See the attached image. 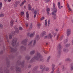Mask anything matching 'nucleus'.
<instances>
[{
    "label": "nucleus",
    "instance_id": "obj_10",
    "mask_svg": "<svg viewBox=\"0 0 73 73\" xmlns=\"http://www.w3.org/2000/svg\"><path fill=\"white\" fill-rule=\"evenodd\" d=\"M10 48H11V50L12 52H16L17 50V48H15V49L13 48L11 46H10Z\"/></svg>",
    "mask_w": 73,
    "mask_h": 73
},
{
    "label": "nucleus",
    "instance_id": "obj_62",
    "mask_svg": "<svg viewBox=\"0 0 73 73\" xmlns=\"http://www.w3.org/2000/svg\"><path fill=\"white\" fill-rule=\"evenodd\" d=\"M56 35H57V33H55L54 35V37H55Z\"/></svg>",
    "mask_w": 73,
    "mask_h": 73
},
{
    "label": "nucleus",
    "instance_id": "obj_55",
    "mask_svg": "<svg viewBox=\"0 0 73 73\" xmlns=\"http://www.w3.org/2000/svg\"><path fill=\"white\" fill-rule=\"evenodd\" d=\"M11 70H14V67H13V66L11 67Z\"/></svg>",
    "mask_w": 73,
    "mask_h": 73
},
{
    "label": "nucleus",
    "instance_id": "obj_38",
    "mask_svg": "<svg viewBox=\"0 0 73 73\" xmlns=\"http://www.w3.org/2000/svg\"><path fill=\"white\" fill-rule=\"evenodd\" d=\"M0 17H4V15L2 13H1L0 14Z\"/></svg>",
    "mask_w": 73,
    "mask_h": 73
},
{
    "label": "nucleus",
    "instance_id": "obj_1",
    "mask_svg": "<svg viewBox=\"0 0 73 73\" xmlns=\"http://www.w3.org/2000/svg\"><path fill=\"white\" fill-rule=\"evenodd\" d=\"M42 58V55L40 52H37L36 54L32 58L30 62H33L35 60L36 61H41V58Z\"/></svg>",
    "mask_w": 73,
    "mask_h": 73
},
{
    "label": "nucleus",
    "instance_id": "obj_3",
    "mask_svg": "<svg viewBox=\"0 0 73 73\" xmlns=\"http://www.w3.org/2000/svg\"><path fill=\"white\" fill-rule=\"evenodd\" d=\"M17 40V38H15L13 39L11 43V45L13 46H18L19 45V42H18L16 44Z\"/></svg>",
    "mask_w": 73,
    "mask_h": 73
},
{
    "label": "nucleus",
    "instance_id": "obj_58",
    "mask_svg": "<svg viewBox=\"0 0 73 73\" xmlns=\"http://www.w3.org/2000/svg\"><path fill=\"white\" fill-rule=\"evenodd\" d=\"M19 30H20L21 31H22V30H23V28L21 27H19Z\"/></svg>",
    "mask_w": 73,
    "mask_h": 73
},
{
    "label": "nucleus",
    "instance_id": "obj_2",
    "mask_svg": "<svg viewBox=\"0 0 73 73\" xmlns=\"http://www.w3.org/2000/svg\"><path fill=\"white\" fill-rule=\"evenodd\" d=\"M53 11H52V15H53V17L54 19H55L57 18L56 17V13H57V9L55 7V5L53 4Z\"/></svg>",
    "mask_w": 73,
    "mask_h": 73
},
{
    "label": "nucleus",
    "instance_id": "obj_41",
    "mask_svg": "<svg viewBox=\"0 0 73 73\" xmlns=\"http://www.w3.org/2000/svg\"><path fill=\"white\" fill-rule=\"evenodd\" d=\"M70 45V44H66V47H68V46H69Z\"/></svg>",
    "mask_w": 73,
    "mask_h": 73
},
{
    "label": "nucleus",
    "instance_id": "obj_37",
    "mask_svg": "<svg viewBox=\"0 0 73 73\" xmlns=\"http://www.w3.org/2000/svg\"><path fill=\"white\" fill-rule=\"evenodd\" d=\"M66 61H70H70H71V60L70 59V58H68L66 59Z\"/></svg>",
    "mask_w": 73,
    "mask_h": 73
},
{
    "label": "nucleus",
    "instance_id": "obj_63",
    "mask_svg": "<svg viewBox=\"0 0 73 73\" xmlns=\"http://www.w3.org/2000/svg\"><path fill=\"white\" fill-rule=\"evenodd\" d=\"M15 3L16 5H17L18 3H19V2L18 1H17L15 2Z\"/></svg>",
    "mask_w": 73,
    "mask_h": 73
},
{
    "label": "nucleus",
    "instance_id": "obj_21",
    "mask_svg": "<svg viewBox=\"0 0 73 73\" xmlns=\"http://www.w3.org/2000/svg\"><path fill=\"white\" fill-rule=\"evenodd\" d=\"M16 31V32L17 33H19V29L18 28L16 27H14Z\"/></svg>",
    "mask_w": 73,
    "mask_h": 73
},
{
    "label": "nucleus",
    "instance_id": "obj_22",
    "mask_svg": "<svg viewBox=\"0 0 73 73\" xmlns=\"http://www.w3.org/2000/svg\"><path fill=\"white\" fill-rule=\"evenodd\" d=\"M14 24V21L13 20H11L10 21V25L11 26H13V25Z\"/></svg>",
    "mask_w": 73,
    "mask_h": 73
},
{
    "label": "nucleus",
    "instance_id": "obj_49",
    "mask_svg": "<svg viewBox=\"0 0 73 73\" xmlns=\"http://www.w3.org/2000/svg\"><path fill=\"white\" fill-rule=\"evenodd\" d=\"M41 25H40V24H38L37 25V27H38L39 28H40V26Z\"/></svg>",
    "mask_w": 73,
    "mask_h": 73
},
{
    "label": "nucleus",
    "instance_id": "obj_61",
    "mask_svg": "<svg viewBox=\"0 0 73 73\" xmlns=\"http://www.w3.org/2000/svg\"><path fill=\"white\" fill-rule=\"evenodd\" d=\"M49 1H50V0H46V3H48V2Z\"/></svg>",
    "mask_w": 73,
    "mask_h": 73
},
{
    "label": "nucleus",
    "instance_id": "obj_14",
    "mask_svg": "<svg viewBox=\"0 0 73 73\" xmlns=\"http://www.w3.org/2000/svg\"><path fill=\"white\" fill-rule=\"evenodd\" d=\"M25 58L26 60L27 59L28 61H27V63H28L29 62H28L29 60L30 59V58H31V56H26L25 57Z\"/></svg>",
    "mask_w": 73,
    "mask_h": 73
},
{
    "label": "nucleus",
    "instance_id": "obj_9",
    "mask_svg": "<svg viewBox=\"0 0 73 73\" xmlns=\"http://www.w3.org/2000/svg\"><path fill=\"white\" fill-rule=\"evenodd\" d=\"M71 34V29H68L67 30L66 35L67 36H69Z\"/></svg>",
    "mask_w": 73,
    "mask_h": 73
},
{
    "label": "nucleus",
    "instance_id": "obj_32",
    "mask_svg": "<svg viewBox=\"0 0 73 73\" xmlns=\"http://www.w3.org/2000/svg\"><path fill=\"white\" fill-rule=\"evenodd\" d=\"M36 9H35L34 10V18H35V17H36Z\"/></svg>",
    "mask_w": 73,
    "mask_h": 73
},
{
    "label": "nucleus",
    "instance_id": "obj_5",
    "mask_svg": "<svg viewBox=\"0 0 73 73\" xmlns=\"http://www.w3.org/2000/svg\"><path fill=\"white\" fill-rule=\"evenodd\" d=\"M63 37L64 36L61 35V36H60L59 34H58L56 37V40H58V39H59V40L61 41L62 40V38H63Z\"/></svg>",
    "mask_w": 73,
    "mask_h": 73
},
{
    "label": "nucleus",
    "instance_id": "obj_45",
    "mask_svg": "<svg viewBox=\"0 0 73 73\" xmlns=\"http://www.w3.org/2000/svg\"><path fill=\"white\" fill-rule=\"evenodd\" d=\"M50 20H48V25L49 26V24H50Z\"/></svg>",
    "mask_w": 73,
    "mask_h": 73
},
{
    "label": "nucleus",
    "instance_id": "obj_26",
    "mask_svg": "<svg viewBox=\"0 0 73 73\" xmlns=\"http://www.w3.org/2000/svg\"><path fill=\"white\" fill-rule=\"evenodd\" d=\"M36 44V40L34 39L33 40V46H35Z\"/></svg>",
    "mask_w": 73,
    "mask_h": 73
},
{
    "label": "nucleus",
    "instance_id": "obj_53",
    "mask_svg": "<svg viewBox=\"0 0 73 73\" xmlns=\"http://www.w3.org/2000/svg\"><path fill=\"white\" fill-rule=\"evenodd\" d=\"M7 65H9V60H7Z\"/></svg>",
    "mask_w": 73,
    "mask_h": 73
},
{
    "label": "nucleus",
    "instance_id": "obj_30",
    "mask_svg": "<svg viewBox=\"0 0 73 73\" xmlns=\"http://www.w3.org/2000/svg\"><path fill=\"white\" fill-rule=\"evenodd\" d=\"M70 70H73V64H71L70 66Z\"/></svg>",
    "mask_w": 73,
    "mask_h": 73
},
{
    "label": "nucleus",
    "instance_id": "obj_7",
    "mask_svg": "<svg viewBox=\"0 0 73 73\" xmlns=\"http://www.w3.org/2000/svg\"><path fill=\"white\" fill-rule=\"evenodd\" d=\"M38 68V66H35L33 68V70L32 71V73H38V72L37 71V69Z\"/></svg>",
    "mask_w": 73,
    "mask_h": 73
},
{
    "label": "nucleus",
    "instance_id": "obj_24",
    "mask_svg": "<svg viewBox=\"0 0 73 73\" xmlns=\"http://www.w3.org/2000/svg\"><path fill=\"white\" fill-rule=\"evenodd\" d=\"M58 50V56H60V54H61V50Z\"/></svg>",
    "mask_w": 73,
    "mask_h": 73
},
{
    "label": "nucleus",
    "instance_id": "obj_43",
    "mask_svg": "<svg viewBox=\"0 0 73 73\" xmlns=\"http://www.w3.org/2000/svg\"><path fill=\"white\" fill-rule=\"evenodd\" d=\"M44 39H46V38H48V36H45L44 37Z\"/></svg>",
    "mask_w": 73,
    "mask_h": 73
},
{
    "label": "nucleus",
    "instance_id": "obj_59",
    "mask_svg": "<svg viewBox=\"0 0 73 73\" xmlns=\"http://www.w3.org/2000/svg\"><path fill=\"white\" fill-rule=\"evenodd\" d=\"M44 17H42V18H41V20H44Z\"/></svg>",
    "mask_w": 73,
    "mask_h": 73
},
{
    "label": "nucleus",
    "instance_id": "obj_15",
    "mask_svg": "<svg viewBox=\"0 0 73 73\" xmlns=\"http://www.w3.org/2000/svg\"><path fill=\"white\" fill-rule=\"evenodd\" d=\"M35 35V32H34L33 33L29 35V37L30 38H32L34 37V36Z\"/></svg>",
    "mask_w": 73,
    "mask_h": 73
},
{
    "label": "nucleus",
    "instance_id": "obj_17",
    "mask_svg": "<svg viewBox=\"0 0 73 73\" xmlns=\"http://www.w3.org/2000/svg\"><path fill=\"white\" fill-rule=\"evenodd\" d=\"M35 52H36V50H34L30 51V53L31 55H33V54H35Z\"/></svg>",
    "mask_w": 73,
    "mask_h": 73
},
{
    "label": "nucleus",
    "instance_id": "obj_25",
    "mask_svg": "<svg viewBox=\"0 0 73 73\" xmlns=\"http://www.w3.org/2000/svg\"><path fill=\"white\" fill-rule=\"evenodd\" d=\"M69 51V50H68V48H64L63 49V51L64 52H65V53H67V52H68Z\"/></svg>",
    "mask_w": 73,
    "mask_h": 73
},
{
    "label": "nucleus",
    "instance_id": "obj_8",
    "mask_svg": "<svg viewBox=\"0 0 73 73\" xmlns=\"http://www.w3.org/2000/svg\"><path fill=\"white\" fill-rule=\"evenodd\" d=\"M24 61H23L22 63L19 60H18L16 64L18 65H21L22 67H23L24 66Z\"/></svg>",
    "mask_w": 73,
    "mask_h": 73
},
{
    "label": "nucleus",
    "instance_id": "obj_36",
    "mask_svg": "<svg viewBox=\"0 0 73 73\" xmlns=\"http://www.w3.org/2000/svg\"><path fill=\"white\" fill-rule=\"evenodd\" d=\"M32 23H31L30 24V26L29 29H32Z\"/></svg>",
    "mask_w": 73,
    "mask_h": 73
},
{
    "label": "nucleus",
    "instance_id": "obj_47",
    "mask_svg": "<svg viewBox=\"0 0 73 73\" xmlns=\"http://www.w3.org/2000/svg\"><path fill=\"white\" fill-rule=\"evenodd\" d=\"M2 5H3V3H1V2H0V8H1Z\"/></svg>",
    "mask_w": 73,
    "mask_h": 73
},
{
    "label": "nucleus",
    "instance_id": "obj_4",
    "mask_svg": "<svg viewBox=\"0 0 73 73\" xmlns=\"http://www.w3.org/2000/svg\"><path fill=\"white\" fill-rule=\"evenodd\" d=\"M28 41V39L26 38L23 40L21 42V43L24 45V46H27V42Z\"/></svg>",
    "mask_w": 73,
    "mask_h": 73
},
{
    "label": "nucleus",
    "instance_id": "obj_56",
    "mask_svg": "<svg viewBox=\"0 0 73 73\" xmlns=\"http://www.w3.org/2000/svg\"><path fill=\"white\" fill-rule=\"evenodd\" d=\"M43 52H44V53L45 54H47V53H48V52H47V51H45L44 50H43Z\"/></svg>",
    "mask_w": 73,
    "mask_h": 73
},
{
    "label": "nucleus",
    "instance_id": "obj_27",
    "mask_svg": "<svg viewBox=\"0 0 73 73\" xmlns=\"http://www.w3.org/2000/svg\"><path fill=\"white\" fill-rule=\"evenodd\" d=\"M48 36V38H52V34L51 33L49 34Z\"/></svg>",
    "mask_w": 73,
    "mask_h": 73
},
{
    "label": "nucleus",
    "instance_id": "obj_51",
    "mask_svg": "<svg viewBox=\"0 0 73 73\" xmlns=\"http://www.w3.org/2000/svg\"><path fill=\"white\" fill-rule=\"evenodd\" d=\"M65 67H64V66H63V67L62 68V70H65Z\"/></svg>",
    "mask_w": 73,
    "mask_h": 73
},
{
    "label": "nucleus",
    "instance_id": "obj_28",
    "mask_svg": "<svg viewBox=\"0 0 73 73\" xmlns=\"http://www.w3.org/2000/svg\"><path fill=\"white\" fill-rule=\"evenodd\" d=\"M26 15H27V20H29V19L28 18L29 17V14L28 13V12H27L26 13Z\"/></svg>",
    "mask_w": 73,
    "mask_h": 73
},
{
    "label": "nucleus",
    "instance_id": "obj_64",
    "mask_svg": "<svg viewBox=\"0 0 73 73\" xmlns=\"http://www.w3.org/2000/svg\"><path fill=\"white\" fill-rule=\"evenodd\" d=\"M3 53V51H1L0 52V54H2V53Z\"/></svg>",
    "mask_w": 73,
    "mask_h": 73
},
{
    "label": "nucleus",
    "instance_id": "obj_44",
    "mask_svg": "<svg viewBox=\"0 0 73 73\" xmlns=\"http://www.w3.org/2000/svg\"><path fill=\"white\" fill-rule=\"evenodd\" d=\"M2 71H3V69L1 67L0 68V73H3V72H2Z\"/></svg>",
    "mask_w": 73,
    "mask_h": 73
},
{
    "label": "nucleus",
    "instance_id": "obj_34",
    "mask_svg": "<svg viewBox=\"0 0 73 73\" xmlns=\"http://www.w3.org/2000/svg\"><path fill=\"white\" fill-rule=\"evenodd\" d=\"M50 56H49L47 58V59L46 60V62H49V60H50Z\"/></svg>",
    "mask_w": 73,
    "mask_h": 73
},
{
    "label": "nucleus",
    "instance_id": "obj_18",
    "mask_svg": "<svg viewBox=\"0 0 73 73\" xmlns=\"http://www.w3.org/2000/svg\"><path fill=\"white\" fill-rule=\"evenodd\" d=\"M32 42H33V40H32L29 42L28 45L29 47H31V46H32Z\"/></svg>",
    "mask_w": 73,
    "mask_h": 73
},
{
    "label": "nucleus",
    "instance_id": "obj_57",
    "mask_svg": "<svg viewBox=\"0 0 73 73\" xmlns=\"http://www.w3.org/2000/svg\"><path fill=\"white\" fill-rule=\"evenodd\" d=\"M26 27H28V23H26Z\"/></svg>",
    "mask_w": 73,
    "mask_h": 73
},
{
    "label": "nucleus",
    "instance_id": "obj_11",
    "mask_svg": "<svg viewBox=\"0 0 73 73\" xmlns=\"http://www.w3.org/2000/svg\"><path fill=\"white\" fill-rule=\"evenodd\" d=\"M13 35H15V32H12L9 35V38L11 40L12 38V36H13Z\"/></svg>",
    "mask_w": 73,
    "mask_h": 73
},
{
    "label": "nucleus",
    "instance_id": "obj_20",
    "mask_svg": "<svg viewBox=\"0 0 73 73\" xmlns=\"http://www.w3.org/2000/svg\"><path fill=\"white\" fill-rule=\"evenodd\" d=\"M58 50H60L62 48V46L61 45V44H59L58 46Z\"/></svg>",
    "mask_w": 73,
    "mask_h": 73
},
{
    "label": "nucleus",
    "instance_id": "obj_23",
    "mask_svg": "<svg viewBox=\"0 0 73 73\" xmlns=\"http://www.w3.org/2000/svg\"><path fill=\"white\" fill-rule=\"evenodd\" d=\"M36 40L37 41H38V40H40V37L39 36V35H36Z\"/></svg>",
    "mask_w": 73,
    "mask_h": 73
},
{
    "label": "nucleus",
    "instance_id": "obj_35",
    "mask_svg": "<svg viewBox=\"0 0 73 73\" xmlns=\"http://www.w3.org/2000/svg\"><path fill=\"white\" fill-rule=\"evenodd\" d=\"M29 10H31V9H32V7H31V5H29Z\"/></svg>",
    "mask_w": 73,
    "mask_h": 73
},
{
    "label": "nucleus",
    "instance_id": "obj_48",
    "mask_svg": "<svg viewBox=\"0 0 73 73\" xmlns=\"http://www.w3.org/2000/svg\"><path fill=\"white\" fill-rule=\"evenodd\" d=\"M68 41V39H65L64 40V43H66V42H67Z\"/></svg>",
    "mask_w": 73,
    "mask_h": 73
},
{
    "label": "nucleus",
    "instance_id": "obj_40",
    "mask_svg": "<svg viewBox=\"0 0 73 73\" xmlns=\"http://www.w3.org/2000/svg\"><path fill=\"white\" fill-rule=\"evenodd\" d=\"M46 11L47 12H50V9H49V8H48L47 9H46Z\"/></svg>",
    "mask_w": 73,
    "mask_h": 73
},
{
    "label": "nucleus",
    "instance_id": "obj_42",
    "mask_svg": "<svg viewBox=\"0 0 73 73\" xmlns=\"http://www.w3.org/2000/svg\"><path fill=\"white\" fill-rule=\"evenodd\" d=\"M48 22V21L47 20H46L45 21V26H46L47 25V23Z\"/></svg>",
    "mask_w": 73,
    "mask_h": 73
},
{
    "label": "nucleus",
    "instance_id": "obj_12",
    "mask_svg": "<svg viewBox=\"0 0 73 73\" xmlns=\"http://www.w3.org/2000/svg\"><path fill=\"white\" fill-rule=\"evenodd\" d=\"M16 70L17 72V73H19V72H21V69L19 67H17L16 68Z\"/></svg>",
    "mask_w": 73,
    "mask_h": 73
},
{
    "label": "nucleus",
    "instance_id": "obj_31",
    "mask_svg": "<svg viewBox=\"0 0 73 73\" xmlns=\"http://www.w3.org/2000/svg\"><path fill=\"white\" fill-rule=\"evenodd\" d=\"M36 11L37 15H38L39 14V10H38V9H36Z\"/></svg>",
    "mask_w": 73,
    "mask_h": 73
},
{
    "label": "nucleus",
    "instance_id": "obj_13",
    "mask_svg": "<svg viewBox=\"0 0 73 73\" xmlns=\"http://www.w3.org/2000/svg\"><path fill=\"white\" fill-rule=\"evenodd\" d=\"M40 35L42 37H44L46 35V32L45 31H43L41 33Z\"/></svg>",
    "mask_w": 73,
    "mask_h": 73
},
{
    "label": "nucleus",
    "instance_id": "obj_33",
    "mask_svg": "<svg viewBox=\"0 0 73 73\" xmlns=\"http://www.w3.org/2000/svg\"><path fill=\"white\" fill-rule=\"evenodd\" d=\"M26 1H27V0H24L23 2L20 5L21 7L22 5H23V4H24V3H25L26 2Z\"/></svg>",
    "mask_w": 73,
    "mask_h": 73
},
{
    "label": "nucleus",
    "instance_id": "obj_29",
    "mask_svg": "<svg viewBox=\"0 0 73 73\" xmlns=\"http://www.w3.org/2000/svg\"><path fill=\"white\" fill-rule=\"evenodd\" d=\"M21 49H24L25 50H26V48L24 47L23 46H21Z\"/></svg>",
    "mask_w": 73,
    "mask_h": 73
},
{
    "label": "nucleus",
    "instance_id": "obj_16",
    "mask_svg": "<svg viewBox=\"0 0 73 73\" xmlns=\"http://www.w3.org/2000/svg\"><path fill=\"white\" fill-rule=\"evenodd\" d=\"M4 72L5 73H9V70L7 68H5Z\"/></svg>",
    "mask_w": 73,
    "mask_h": 73
},
{
    "label": "nucleus",
    "instance_id": "obj_50",
    "mask_svg": "<svg viewBox=\"0 0 73 73\" xmlns=\"http://www.w3.org/2000/svg\"><path fill=\"white\" fill-rule=\"evenodd\" d=\"M45 70L46 71H48L49 70V68H48V67H45Z\"/></svg>",
    "mask_w": 73,
    "mask_h": 73
},
{
    "label": "nucleus",
    "instance_id": "obj_52",
    "mask_svg": "<svg viewBox=\"0 0 73 73\" xmlns=\"http://www.w3.org/2000/svg\"><path fill=\"white\" fill-rule=\"evenodd\" d=\"M24 14V12H21V16H23Z\"/></svg>",
    "mask_w": 73,
    "mask_h": 73
},
{
    "label": "nucleus",
    "instance_id": "obj_54",
    "mask_svg": "<svg viewBox=\"0 0 73 73\" xmlns=\"http://www.w3.org/2000/svg\"><path fill=\"white\" fill-rule=\"evenodd\" d=\"M47 15H48V16H50V15H51V14L49 12H47Z\"/></svg>",
    "mask_w": 73,
    "mask_h": 73
},
{
    "label": "nucleus",
    "instance_id": "obj_46",
    "mask_svg": "<svg viewBox=\"0 0 73 73\" xmlns=\"http://www.w3.org/2000/svg\"><path fill=\"white\" fill-rule=\"evenodd\" d=\"M0 28H3V25L1 24H0Z\"/></svg>",
    "mask_w": 73,
    "mask_h": 73
},
{
    "label": "nucleus",
    "instance_id": "obj_19",
    "mask_svg": "<svg viewBox=\"0 0 73 73\" xmlns=\"http://www.w3.org/2000/svg\"><path fill=\"white\" fill-rule=\"evenodd\" d=\"M58 8L59 9H61V8H62V7H63L62 6H60V2H58Z\"/></svg>",
    "mask_w": 73,
    "mask_h": 73
},
{
    "label": "nucleus",
    "instance_id": "obj_6",
    "mask_svg": "<svg viewBox=\"0 0 73 73\" xmlns=\"http://www.w3.org/2000/svg\"><path fill=\"white\" fill-rule=\"evenodd\" d=\"M40 69L42 70V72H44V70H45V68H46V66L44 65H40L39 66Z\"/></svg>",
    "mask_w": 73,
    "mask_h": 73
},
{
    "label": "nucleus",
    "instance_id": "obj_60",
    "mask_svg": "<svg viewBox=\"0 0 73 73\" xmlns=\"http://www.w3.org/2000/svg\"><path fill=\"white\" fill-rule=\"evenodd\" d=\"M31 65H29L28 66V68H31Z\"/></svg>",
    "mask_w": 73,
    "mask_h": 73
},
{
    "label": "nucleus",
    "instance_id": "obj_39",
    "mask_svg": "<svg viewBox=\"0 0 73 73\" xmlns=\"http://www.w3.org/2000/svg\"><path fill=\"white\" fill-rule=\"evenodd\" d=\"M6 37L7 42V43H9V40H8V36H6Z\"/></svg>",
    "mask_w": 73,
    "mask_h": 73
}]
</instances>
